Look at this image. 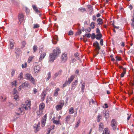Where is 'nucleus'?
<instances>
[{"mask_svg": "<svg viewBox=\"0 0 134 134\" xmlns=\"http://www.w3.org/2000/svg\"><path fill=\"white\" fill-rule=\"evenodd\" d=\"M60 52V50L58 48L53 50V53L50 54L49 57V61L53 62L57 58L58 55H59Z\"/></svg>", "mask_w": 134, "mask_h": 134, "instance_id": "1", "label": "nucleus"}, {"mask_svg": "<svg viewBox=\"0 0 134 134\" xmlns=\"http://www.w3.org/2000/svg\"><path fill=\"white\" fill-rule=\"evenodd\" d=\"M25 77L26 79L30 81L33 84H35V80L31 74L29 73L25 75Z\"/></svg>", "mask_w": 134, "mask_h": 134, "instance_id": "2", "label": "nucleus"}, {"mask_svg": "<svg viewBox=\"0 0 134 134\" xmlns=\"http://www.w3.org/2000/svg\"><path fill=\"white\" fill-rule=\"evenodd\" d=\"M66 123L69 124L73 122L74 121L75 119L74 117L71 115H68L64 119Z\"/></svg>", "mask_w": 134, "mask_h": 134, "instance_id": "3", "label": "nucleus"}, {"mask_svg": "<svg viewBox=\"0 0 134 134\" xmlns=\"http://www.w3.org/2000/svg\"><path fill=\"white\" fill-rule=\"evenodd\" d=\"M25 103V104H21V108H24V109H27L28 108L30 109V106L31 105V101L30 100H27L26 101Z\"/></svg>", "mask_w": 134, "mask_h": 134, "instance_id": "4", "label": "nucleus"}, {"mask_svg": "<svg viewBox=\"0 0 134 134\" xmlns=\"http://www.w3.org/2000/svg\"><path fill=\"white\" fill-rule=\"evenodd\" d=\"M111 126L114 130H115L117 127V124L116 122L114 119H113L111 122Z\"/></svg>", "mask_w": 134, "mask_h": 134, "instance_id": "5", "label": "nucleus"}, {"mask_svg": "<svg viewBox=\"0 0 134 134\" xmlns=\"http://www.w3.org/2000/svg\"><path fill=\"white\" fill-rule=\"evenodd\" d=\"M93 45L95 47L94 50H100V47L99 44L97 41H96L94 43Z\"/></svg>", "mask_w": 134, "mask_h": 134, "instance_id": "6", "label": "nucleus"}, {"mask_svg": "<svg viewBox=\"0 0 134 134\" xmlns=\"http://www.w3.org/2000/svg\"><path fill=\"white\" fill-rule=\"evenodd\" d=\"M47 119V114H45L44 116L42 117V120H41V123H42V126L43 127H44L45 124V123L46 122Z\"/></svg>", "mask_w": 134, "mask_h": 134, "instance_id": "7", "label": "nucleus"}, {"mask_svg": "<svg viewBox=\"0 0 134 134\" xmlns=\"http://www.w3.org/2000/svg\"><path fill=\"white\" fill-rule=\"evenodd\" d=\"M64 102L63 101L60 102L59 104L57 105L55 107L56 109H61L64 104Z\"/></svg>", "mask_w": 134, "mask_h": 134, "instance_id": "8", "label": "nucleus"}, {"mask_svg": "<svg viewBox=\"0 0 134 134\" xmlns=\"http://www.w3.org/2000/svg\"><path fill=\"white\" fill-rule=\"evenodd\" d=\"M61 59L63 62H65L68 59L67 54L65 53L62 54L61 57Z\"/></svg>", "mask_w": 134, "mask_h": 134, "instance_id": "9", "label": "nucleus"}, {"mask_svg": "<svg viewBox=\"0 0 134 134\" xmlns=\"http://www.w3.org/2000/svg\"><path fill=\"white\" fill-rule=\"evenodd\" d=\"M18 19L20 22V23L23 21L24 20V16L23 13H20L19 14Z\"/></svg>", "mask_w": 134, "mask_h": 134, "instance_id": "10", "label": "nucleus"}, {"mask_svg": "<svg viewBox=\"0 0 134 134\" xmlns=\"http://www.w3.org/2000/svg\"><path fill=\"white\" fill-rule=\"evenodd\" d=\"M40 123L39 122L37 125L33 126L35 132H37L40 129Z\"/></svg>", "mask_w": 134, "mask_h": 134, "instance_id": "11", "label": "nucleus"}, {"mask_svg": "<svg viewBox=\"0 0 134 134\" xmlns=\"http://www.w3.org/2000/svg\"><path fill=\"white\" fill-rule=\"evenodd\" d=\"M89 103L90 105H91L92 106H95V105H97V103L96 101L95 100H94L93 99H91L89 101Z\"/></svg>", "mask_w": 134, "mask_h": 134, "instance_id": "12", "label": "nucleus"}, {"mask_svg": "<svg viewBox=\"0 0 134 134\" xmlns=\"http://www.w3.org/2000/svg\"><path fill=\"white\" fill-rule=\"evenodd\" d=\"M103 124L102 122L100 123L99 124V131L100 132H102L104 128Z\"/></svg>", "mask_w": 134, "mask_h": 134, "instance_id": "13", "label": "nucleus"}, {"mask_svg": "<svg viewBox=\"0 0 134 134\" xmlns=\"http://www.w3.org/2000/svg\"><path fill=\"white\" fill-rule=\"evenodd\" d=\"M75 77V75H71L68 79L67 81L69 83V84H70L71 83L72 81Z\"/></svg>", "mask_w": 134, "mask_h": 134, "instance_id": "14", "label": "nucleus"}, {"mask_svg": "<svg viewBox=\"0 0 134 134\" xmlns=\"http://www.w3.org/2000/svg\"><path fill=\"white\" fill-rule=\"evenodd\" d=\"M30 86L29 83L27 82H24L21 85V86H22V88H24L25 87H29Z\"/></svg>", "mask_w": 134, "mask_h": 134, "instance_id": "15", "label": "nucleus"}, {"mask_svg": "<svg viewBox=\"0 0 134 134\" xmlns=\"http://www.w3.org/2000/svg\"><path fill=\"white\" fill-rule=\"evenodd\" d=\"M97 25H98L100 26L102 25L103 23V19L100 18H99L97 20Z\"/></svg>", "mask_w": 134, "mask_h": 134, "instance_id": "16", "label": "nucleus"}, {"mask_svg": "<svg viewBox=\"0 0 134 134\" xmlns=\"http://www.w3.org/2000/svg\"><path fill=\"white\" fill-rule=\"evenodd\" d=\"M75 11L74 8L71 9L69 10L66 11V12L69 15H72L74 13Z\"/></svg>", "mask_w": 134, "mask_h": 134, "instance_id": "17", "label": "nucleus"}, {"mask_svg": "<svg viewBox=\"0 0 134 134\" xmlns=\"http://www.w3.org/2000/svg\"><path fill=\"white\" fill-rule=\"evenodd\" d=\"M78 82V80H76L73 82L71 85L72 88H75Z\"/></svg>", "mask_w": 134, "mask_h": 134, "instance_id": "18", "label": "nucleus"}, {"mask_svg": "<svg viewBox=\"0 0 134 134\" xmlns=\"http://www.w3.org/2000/svg\"><path fill=\"white\" fill-rule=\"evenodd\" d=\"M107 109H104L103 111V113L105 115V118H107L109 117V111L107 110Z\"/></svg>", "mask_w": 134, "mask_h": 134, "instance_id": "19", "label": "nucleus"}, {"mask_svg": "<svg viewBox=\"0 0 134 134\" xmlns=\"http://www.w3.org/2000/svg\"><path fill=\"white\" fill-rule=\"evenodd\" d=\"M18 112L16 113L18 115H19L20 114L23 115L25 113L24 109H18Z\"/></svg>", "mask_w": 134, "mask_h": 134, "instance_id": "20", "label": "nucleus"}, {"mask_svg": "<svg viewBox=\"0 0 134 134\" xmlns=\"http://www.w3.org/2000/svg\"><path fill=\"white\" fill-rule=\"evenodd\" d=\"M34 69L35 72L38 73L39 71L40 68L38 66H36L34 67Z\"/></svg>", "mask_w": 134, "mask_h": 134, "instance_id": "21", "label": "nucleus"}, {"mask_svg": "<svg viewBox=\"0 0 134 134\" xmlns=\"http://www.w3.org/2000/svg\"><path fill=\"white\" fill-rule=\"evenodd\" d=\"M9 42L10 43V49H12L14 45V41L12 39H10L9 40Z\"/></svg>", "mask_w": 134, "mask_h": 134, "instance_id": "22", "label": "nucleus"}, {"mask_svg": "<svg viewBox=\"0 0 134 134\" xmlns=\"http://www.w3.org/2000/svg\"><path fill=\"white\" fill-rule=\"evenodd\" d=\"M46 55V53H43L40 55L39 59V60L40 62L41 61V60L44 58Z\"/></svg>", "mask_w": 134, "mask_h": 134, "instance_id": "23", "label": "nucleus"}, {"mask_svg": "<svg viewBox=\"0 0 134 134\" xmlns=\"http://www.w3.org/2000/svg\"><path fill=\"white\" fill-rule=\"evenodd\" d=\"M62 70H60L58 71V72L55 73L54 74V75L55 77H56L58 75H62Z\"/></svg>", "mask_w": 134, "mask_h": 134, "instance_id": "24", "label": "nucleus"}, {"mask_svg": "<svg viewBox=\"0 0 134 134\" xmlns=\"http://www.w3.org/2000/svg\"><path fill=\"white\" fill-rule=\"evenodd\" d=\"M32 7L33 8L34 10L37 13H40V11L38 10L37 7L35 5H32Z\"/></svg>", "mask_w": 134, "mask_h": 134, "instance_id": "25", "label": "nucleus"}, {"mask_svg": "<svg viewBox=\"0 0 134 134\" xmlns=\"http://www.w3.org/2000/svg\"><path fill=\"white\" fill-rule=\"evenodd\" d=\"M96 38L97 40H99L101 39L102 37L101 34H97L96 35Z\"/></svg>", "mask_w": 134, "mask_h": 134, "instance_id": "26", "label": "nucleus"}, {"mask_svg": "<svg viewBox=\"0 0 134 134\" xmlns=\"http://www.w3.org/2000/svg\"><path fill=\"white\" fill-rule=\"evenodd\" d=\"M102 134H109V131L107 128H105Z\"/></svg>", "mask_w": 134, "mask_h": 134, "instance_id": "27", "label": "nucleus"}, {"mask_svg": "<svg viewBox=\"0 0 134 134\" xmlns=\"http://www.w3.org/2000/svg\"><path fill=\"white\" fill-rule=\"evenodd\" d=\"M74 55L76 58L78 60H79L80 61L81 63L82 61L80 58H79V54L77 52L75 53Z\"/></svg>", "mask_w": 134, "mask_h": 134, "instance_id": "28", "label": "nucleus"}, {"mask_svg": "<svg viewBox=\"0 0 134 134\" xmlns=\"http://www.w3.org/2000/svg\"><path fill=\"white\" fill-rule=\"evenodd\" d=\"M60 91L59 88H57L55 90V92L54 93V95L55 96H57L58 94V91Z\"/></svg>", "mask_w": 134, "mask_h": 134, "instance_id": "29", "label": "nucleus"}, {"mask_svg": "<svg viewBox=\"0 0 134 134\" xmlns=\"http://www.w3.org/2000/svg\"><path fill=\"white\" fill-rule=\"evenodd\" d=\"M18 78L19 80H21L23 78V73L22 72H21L19 74L18 77Z\"/></svg>", "mask_w": 134, "mask_h": 134, "instance_id": "30", "label": "nucleus"}, {"mask_svg": "<svg viewBox=\"0 0 134 134\" xmlns=\"http://www.w3.org/2000/svg\"><path fill=\"white\" fill-rule=\"evenodd\" d=\"M39 109H43L45 107V104L44 103H41L39 106Z\"/></svg>", "mask_w": 134, "mask_h": 134, "instance_id": "31", "label": "nucleus"}, {"mask_svg": "<svg viewBox=\"0 0 134 134\" xmlns=\"http://www.w3.org/2000/svg\"><path fill=\"white\" fill-rule=\"evenodd\" d=\"M51 72H49L47 74L48 77L46 79V81H48L51 77Z\"/></svg>", "mask_w": 134, "mask_h": 134, "instance_id": "32", "label": "nucleus"}, {"mask_svg": "<svg viewBox=\"0 0 134 134\" xmlns=\"http://www.w3.org/2000/svg\"><path fill=\"white\" fill-rule=\"evenodd\" d=\"M80 118H79L78 119V121L75 125V127L77 128L78 127L79 124H80Z\"/></svg>", "mask_w": 134, "mask_h": 134, "instance_id": "33", "label": "nucleus"}, {"mask_svg": "<svg viewBox=\"0 0 134 134\" xmlns=\"http://www.w3.org/2000/svg\"><path fill=\"white\" fill-rule=\"evenodd\" d=\"M126 73V69L125 68H123V72H122L120 75V77H123L125 74Z\"/></svg>", "mask_w": 134, "mask_h": 134, "instance_id": "34", "label": "nucleus"}, {"mask_svg": "<svg viewBox=\"0 0 134 134\" xmlns=\"http://www.w3.org/2000/svg\"><path fill=\"white\" fill-rule=\"evenodd\" d=\"M43 109H38L37 111V113L38 115H41L43 114Z\"/></svg>", "mask_w": 134, "mask_h": 134, "instance_id": "35", "label": "nucleus"}, {"mask_svg": "<svg viewBox=\"0 0 134 134\" xmlns=\"http://www.w3.org/2000/svg\"><path fill=\"white\" fill-rule=\"evenodd\" d=\"M78 10H79L80 12L83 13L85 11H86V10L85 8L81 7L79 8Z\"/></svg>", "mask_w": 134, "mask_h": 134, "instance_id": "36", "label": "nucleus"}, {"mask_svg": "<svg viewBox=\"0 0 134 134\" xmlns=\"http://www.w3.org/2000/svg\"><path fill=\"white\" fill-rule=\"evenodd\" d=\"M95 23L94 22H92L90 24V26H91V29H93L95 28Z\"/></svg>", "mask_w": 134, "mask_h": 134, "instance_id": "37", "label": "nucleus"}, {"mask_svg": "<svg viewBox=\"0 0 134 134\" xmlns=\"http://www.w3.org/2000/svg\"><path fill=\"white\" fill-rule=\"evenodd\" d=\"M85 88V83H83L82 85L81 88V91L83 92L84 91Z\"/></svg>", "mask_w": 134, "mask_h": 134, "instance_id": "38", "label": "nucleus"}, {"mask_svg": "<svg viewBox=\"0 0 134 134\" xmlns=\"http://www.w3.org/2000/svg\"><path fill=\"white\" fill-rule=\"evenodd\" d=\"M53 123L56 125H58L60 124L59 120H54L53 121Z\"/></svg>", "mask_w": 134, "mask_h": 134, "instance_id": "39", "label": "nucleus"}, {"mask_svg": "<svg viewBox=\"0 0 134 134\" xmlns=\"http://www.w3.org/2000/svg\"><path fill=\"white\" fill-rule=\"evenodd\" d=\"M14 96V98L16 99L17 100L19 96L18 94V93H16L15 94H13Z\"/></svg>", "mask_w": 134, "mask_h": 134, "instance_id": "40", "label": "nucleus"}, {"mask_svg": "<svg viewBox=\"0 0 134 134\" xmlns=\"http://www.w3.org/2000/svg\"><path fill=\"white\" fill-rule=\"evenodd\" d=\"M38 47H37L36 45L34 46L33 47V49L34 50V53L37 50Z\"/></svg>", "mask_w": 134, "mask_h": 134, "instance_id": "41", "label": "nucleus"}, {"mask_svg": "<svg viewBox=\"0 0 134 134\" xmlns=\"http://www.w3.org/2000/svg\"><path fill=\"white\" fill-rule=\"evenodd\" d=\"M102 116H101L98 115L97 116V121L98 122L100 121L101 119Z\"/></svg>", "mask_w": 134, "mask_h": 134, "instance_id": "42", "label": "nucleus"}, {"mask_svg": "<svg viewBox=\"0 0 134 134\" xmlns=\"http://www.w3.org/2000/svg\"><path fill=\"white\" fill-rule=\"evenodd\" d=\"M12 85L13 86H16L17 85V82L16 81H14L12 82Z\"/></svg>", "mask_w": 134, "mask_h": 134, "instance_id": "43", "label": "nucleus"}, {"mask_svg": "<svg viewBox=\"0 0 134 134\" xmlns=\"http://www.w3.org/2000/svg\"><path fill=\"white\" fill-rule=\"evenodd\" d=\"M15 70L14 69L12 70V71L11 73V77H13L15 74Z\"/></svg>", "mask_w": 134, "mask_h": 134, "instance_id": "44", "label": "nucleus"}, {"mask_svg": "<svg viewBox=\"0 0 134 134\" xmlns=\"http://www.w3.org/2000/svg\"><path fill=\"white\" fill-rule=\"evenodd\" d=\"M96 35L94 33H93L92 34L91 36V38L92 39H93L95 38H96Z\"/></svg>", "mask_w": 134, "mask_h": 134, "instance_id": "45", "label": "nucleus"}, {"mask_svg": "<svg viewBox=\"0 0 134 134\" xmlns=\"http://www.w3.org/2000/svg\"><path fill=\"white\" fill-rule=\"evenodd\" d=\"M26 43L25 41H23L22 42V47L23 48H24L25 47Z\"/></svg>", "mask_w": 134, "mask_h": 134, "instance_id": "46", "label": "nucleus"}, {"mask_svg": "<svg viewBox=\"0 0 134 134\" xmlns=\"http://www.w3.org/2000/svg\"><path fill=\"white\" fill-rule=\"evenodd\" d=\"M34 28H36L39 27L40 25L38 24H34Z\"/></svg>", "mask_w": 134, "mask_h": 134, "instance_id": "47", "label": "nucleus"}, {"mask_svg": "<svg viewBox=\"0 0 134 134\" xmlns=\"http://www.w3.org/2000/svg\"><path fill=\"white\" fill-rule=\"evenodd\" d=\"M96 33L97 34H101L99 29L98 28L96 29Z\"/></svg>", "mask_w": 134, "mask_h": 134, "instance_id": "48", "label": "nucleus"}, {"mask_svg": "<svg viewBox=\"0 0 134 134\" xmlns=\"http://www.w3.org/2000/svg\"><path fill=\"white\" fill-rule=\"evenodd\" d=\"M68 84H69V83L68 82V81H66L65 83L63 84V87H64L66 86Z\"/></svg>", "mask_w": 134, "mask_h": 134, "instance_id": "49", "label": "nucleus"}, {"mask_svg": "<svg viewBox=\"0 0 134 134\" xmlns=\"http://www.w3.org/2000/svg\"><path fill=\"white\" fill-rule=\"evenodd\" d=\"M27 66V63L26 62H25L24 63V64H23L22 65V67L23 68H25Z\"/></svg>", "mask_w": 134, "mask_h": 134, "instance_id": "50", "label": "nucleus"}, {"mask_svg": "<svg viewBox=\"0 0 134 134\" xmlns=\"http://www.w3.org/2000/svg\"><path fill=\"white\" fill-rule=\"evenodd\" d=\"M13 94H15L16 93H18L17 90L15 89V88H14L13 91Z\"/></svg>", "mask_w": 134, "mask_h": 134, "instance_id": "51", "label": "nucleus"}, {"mask_svg": "<svg viewBox=\"0 0 134 134\" xmlns=\"http://www.w3.org/2000/svg\"><path fill=\"white\" fill-rule=\"evenodd\" d=\"M103 108H108V106L107 104L105 103L104 105L103 106Z\"/></svg>", "mask_w": 134, "mask_h": 134, "instance_id": "52", "label": "nucleus"}, {"mask_svg": "<svg viewBox=\"0 0 134 134\" xmlns=\"http://www.w3.org/2000/svg\"><path fill=\"white\" fill-rule=\"evenodd\" d=\"M74 109H69V113L70 114H73L74 113Z\"/></svg>", "mask_w": 134, "mask_h": 134, "instance_id": "53", "label": "nucleus"}, {"mask_svg": "<svg viewBox=\"0 0 134 134\" xmlns=\"http://www.w3.org/2000/svg\"><path fill=\"white\" fill-rule=\"evenodd\" d=\"M91 35L90 33L85 34V36H86V37H88V38H90L91 36Z\"/></svg>", "mask_w": 134, "mask_h": 134, "instance_id": "54", "label": "nucleus"}, {"mask_svg": "<svg viewBox=\"0 0 134 134\" xmlns=\"http://www.w3.org/2000/svg\"><path fill=\"white\" fill-rule=\"evenodd\" d=\"M73 32L72 31L70 30L69 31L68 34L69 35H71L73 34Z\"/></svg>", "mask_w": 134, "mask_h": 134, "instance_id": "55", "label": "nucleus"}, {"mask_svg": "<svg viewBox=\"0 0 134 134\" xmlns=\"http://www.w3.org/2000/svg\"><path fill=\"white\" fill-rule=\"evenodd\" d=\"M33 58L32 57H29V58L28 60V62L29 63H30L31 61L32 60Z\"/></svg>", "mask_w": 134, "mask_h": 134, "instance_id": "56", "label": "nucleus"}, {"mask_svg": "<svg viewBox=\"0 0 134 134\" xmlns=\"http://www.w3.org/2000/svg\"><path fill=\"white\" fill-rule=\"evenodd\" d=\"M116 60L119 61L121 60V58L120 57L116 56Z\"/></svg>", "mask_w": 134, "mask_h": 134, "instance_id": "57", "label": "nucleus"}, {"mask_svg": "<svg viewBox=\"0 0 134 134\" xmlns=\"http://www.w3.org/2000/svg\"><path fill=\"white\" fill-rule=\"evenodd\" d=\"M95 51V53H96V55H98L99 53V50H94Z\"/></svg>", "mask_w": 134, "mask_h": 134, "instance_id": "58", "label": "nucleus"}, {"mask_svg": "<svg viewBox=\"0 0 134 134\" xmlns=\"http://www.w3.org/2000/svg\"><path fill=\"white\" fill-rule=\"evenodd\" d=\"M55 127V126L54 125H53L52 126H51L50 128H48L49 129H50L51 130H53L54 129V127Z\"/></svg>", "mask_w": 134, "mask_h": 134, "instance_id": "59", "label": "nucleus"}, {"mask_svg": "<svg viewBox=\"0 0 134 134\" xmlns=\"http://www.w3.org/2000/svg\"><path fill=\"white\" fill-rule=\"evenodd\" d=\"M100 43L101 46H102L103 45V39H100Z\"/></svg>", "mask_w": 134, "mask_h": 134, "instance_id": "60", "label": "nucleus"}, {"mask_svg": "<svg viewBox=\"0 0 134 134\" xmlns=\"http://www.w3.org/2000/svg\"><path fill=\"white\" fill-rule=\"evenodd\" d=\"M82 32L81 30H79V31L77 32V34L78 35H80L81 34Z\"/></svg>", "mask_w": 134, "mask_h": 134, "instance_id": "61", "label": "nucleus"}, {"mask_svg": "<svg viewBox=\"0 0 134 134\" xmlns=\"http://www.w3.org/2000/svg\"><path fill=\"white\" fill-rule=\"evenodd\" d=\"M92 20L93 21H95L96 19V17L95 15H93L92 16Z\"/></svg>", "mask_w": 134, "mask_h": 134, "instance_id": "62", "label": "nucleus"}, {"mask_svg": "<svg viewBox=\"0 0 134 134\" xmlns=\"http://www.w3.org/2000/svg\"><path fill=\"white\" fill-rule=\"evenodd\" d=\"M104 53H105L104 52V51L103 50L100 53V54H101V56H104Z\"/></svg>", "mask_w": 134, "mask_h": 134, "instance_id": "63", "label": "nucleus"}, {"mask_svg": "<svg viewBox=\"0 0 134 134\" xmlns=\"http://www.w3.org/2000/svg\"><path fill=\"white\" fill-rule=\"evenodd\" d=\"M91 29L90 27H89L87 28V30H86V31L88 32H90L91 31Z\"/></svg>", "mask_w": 134, "mask_h": 134, "instance_id": "64", "label": "nucleus"}]
</instances>
